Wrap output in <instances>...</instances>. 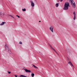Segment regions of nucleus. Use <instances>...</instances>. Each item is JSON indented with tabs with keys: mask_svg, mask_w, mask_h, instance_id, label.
Returning a JSON list of instances; mask_svg holds the SVG:
<instances>
[{
	"mask_svg": "<svg viewBox=\"0 0 77 77\" xmlns=\"http://www.w3.org/2000/svg\"><path fill=\"white\" fill-rule=\"evenodd\" d=\"M69 6V3L68 2H66L64 4V7L63 8L64 10H68V7Z\"/></svg>",
	"mask_w": 77,
	"mask_h": 77,
	"instance_id": "f257e3e1",
	"label": "nucleus"
},
{
	"mask_svg": "<svg viewBox=\"0 0 77 77\" xmlns=\"http://www.w3.org/2000/svg\"><path fill=\"white\" fill-rule=\"evenodd\" d=\"M71 2V5H72L73 8H75L76 7V6L75 5V2L74 1H73V0H70Z\"/></svg>",
	"mask_w": 77,
	"mask_h": 77,
	"instance_id": "f03ea898",
	"label": "nucleus"
},
{
	"mask_svg": "<svg viewBox=\"0 0 77 77\" xmlns=\"http://www.w3.org/2000/svg\"><path fill=\"white\" fill-rule=\"evenodd\" d=\"M6 49L8 50V52L9 53L11 54H12V52H11V50L10 49H9V48L8 47H6H6H5Z\"/></svg>",
	"mask_w": 77,
	"mask_h": 77,
	"instance_id": "7ed1b4c3",
	"label": "nucleus"
},
{
	"mask_svg": "<svg viewBox=\"0 0 77 77\" xmlns=\"http://www.w3.org/2000/svg\"><path fill=\"white\" fill-rule=\"evenodd\" d=\"M53 29L54 28L53 26H51L49 28V29L50 31H51L52 33H54V31H53Z\"/></svg>",
	"mask_w": 77,
	"mask_h": 77,
	"instance_id": "20e7f679",
	"label": "nucleus"
},
{
	"mask_svg": "<svg viewBox=\"0 0 77 77\" xmlns=\"http://www.w3.org/2000/svg\"><path fill=\"white\" fill-rule=\"evenodd\" d=\"M31 3V5L32 7H34V6H35V4L32 1H30Z\"/></svg>",
	"mask_w": 77,
	"mask_h": 77,
	"instance_id": "39448f33",
	"label": "nucleus"
},
{
	"mask_svg": "<svg viewBox=\"0 0 77 77\" xmlns=\"http://www.w3.org/2000/svg\"><path fill=\"white\" fill-rule=\"evenodd\" d=\"M24 70L26 72H29V73H30V72H31V71L30 70H27V69H24Z\"/></svg>",
	"mask_w": 77,
	"mask_h": 77,
	"instance_id": "423d86ee",
	"label": "nucleus"
},
{
	"mask_svg": "<svg viewBox=\"0 0 77 77\" xmlns=\"http://www.w3.org/2000/svg\"><path fill=\"white\" fill-rule=\"evenodd\" d=\"M73 14L74 15V18L73 19L74 20H75V18H76L75 13V12H74Z\"/></svg>",
	"mask_w": 77,
	"mask_h": 77,
	"instance_id": "0eeeda50",
	"label": "nucleus"
},
{
	"mask_svg": "<svg viewBox=\"0 0 77 77\" xmlns=\"http://www.w3.org/2000/svg\"><path fill=\"white\" fill-rule=\"evenodd\" d=\"M49 45L51 47V48H52V49H53V50H54V51L56 52V53H57V52H56V50H55V49H54V48H53L51 47V45H50V44H49Z\"/></svg>",
	"mask_w": 77,
	"mask_h": 77,
	"instance_id": "6e6552de",
	"label": "nucleus"
},
{
	"mask_svg": "<svg viewBox=\"0 0 77 77\" xmlns=\"http://www.w3.org/2000/svg\"><path fill=\"white\" fill-rule=\"evenodd\" d=\"M68 63L69 64H70V65H71V66H73L74 67V66L72 65V63H71V61H69V62H68Z\"/></svg>",
	"mask_w": 77,
	"mask_h": 77,
	"instance_id": "1a4fd4ad",
	"label": "nucleus"
},
{
	"mask_svg": "<svg viewBox=\"0 0 77 77\" xmlns=\"http://www.w3.org/2000/svg\"><path fill=\"white\" fill-rule=\"evenodd\" d=\"M5 23H6V22H3L2 23H1L0 25V26H3V25H4Z\"/></svg>",
	"mask_w": 77,
	"mask_h": 77,
	"instance_id": "9d476101",
	"label": "nucleus"
},
{
	"mask_svg": "<svg viewBox=\"0 0 77 77\" xmlns=\"http://www.w3.org/2000/svg\"><path fill=\"white\" fill-rule=\"evenodd\" d=\"M20 77H27V76H25L24 75H20Z\"/></svg>",
	"mask_w": 77,
	"mask_h": 77,
	"instance_id": "9b49d317",
	"label": "nucleus"
},
{
	"mask_svg": "<svg viewBox=\"0 0 77 77\" xmlns=\"http://www.w3.org/2000/svg\"><path fill=\"white\" fill-rule=\"evenodd\" d=\"M31 75L32 77H34V75H35V74L34 73H32L31 74Z\"/></svg>",
	"mask_w": 77,
	"mask_h": 77,
	"instance_id": "f8f14e48",
	"label": "nucleus"
},
{
	"mask_svg": "<svg viewBox=\"0 0 77 77\" xmlns=\"http://www.w3.org/2000/svg\"><path fill=\"white\" fill-rule=\"evenodd\" d=\"M22 11H23V12H24L25 11H26V9L25 8V9H22Z\"/></svg>",
	"mask_w": 77,
	"mask_h": 77,
	"instance_id": "ddd939ff",
	"label": "nucleus"
},
{
	"mask_svg": "<svg viewBox=\"0 0 77 77\" xmlns=\"http://www.w3.org/2000/svg\"><path fill=\"white\" fill-rule=\"evenodd\" d=\"M56 7H58L59 6V4L58 3H57L56 4Z\"/></svg>",
	"mask_w": 77,
	"mask_h": 77,
	"instance_id": "4468645a",
	"label": "nucleus"
},
{
	"mask_svg": "<svg viewBox=\"0 0 77 77\" xmlns=\"http://www.w3.org/2000/svg\"><path fill=\"white\" fill-rule=\"evenodd\" d=\"M19 44H22V42H21V41L20 42H19Z\"/></svg>",
	"mask_w": 77,
	"mask_h": 77,
	"instance_id": "2eb2a0df",
	"label": "nucleus"
},
{
	"mask_svg": "<svg viewBox=\"0 0 77 77\" xmlns=\"http://www.w3.org/2000/svg\"><path fill=\"white\" fill-rule=\"evenodd\" d=\"M8 74H11V72H9V71H8Z\"/></svg>",
	"mask_w": 77,
	"mask_h": 77,
	"instance_id": "dca6fc26",
	"label": "nucleus"
},
{
	"mask_svg": "<svg viewBox=\"0 0 77 77\" xmlns=\"http://www.w3.org/2000/svg\"><path fill=\"white\" fill-rule=\"evenodd\" d=\"M33 66H34V68H37L38 69V67H37L35 66L34 65H33Z\"/></svg>",
	"mask_w": 77,
	"mask_h": 77,
	"instance_id": "f3484780",
	"label": "nucleus"
},
{
	"mask_svg": "<svg viewBox=\"0 0 77 77\" xmlns=\"http://www.w3.org/2000/svg\"><path fill=\"white\" fill-rule=\"evenodd\" d=\"M16 17H18V18H20V16L18 15H16Z\"/></svg>",
	"mask_w": 77,
	"mask_h": 77,
	"instance_id": "a211bd4d",
	"label": "nucleus"
},
{
	"mask_svg": "<svg viewBox=\"0 0 77 77\" xmlns=\"http://www.w3.org/2000/svg\"><path fill=\"white\" fill-rule=\"evenodd\" d=\"M60 2H62L63 1V0H59Z\"/></svg>",
	"mask_w": 77,
	"mask_h": 77,
	"instance_id": "6ab92c4d",
	"label": "nucleus"
},
{
	"mask_svg": "<svg viewBox=\"0 0 77 77\" xmlns=\"http://www.w3.org/2000/svg\"><path fill=\"white\" fill-rule=\"evenodd\" d=\"M15 77H18L16 75H15Z\"/></svg>",
	"mask_w": 77,
	"mask_h": 77,
	"instance_id": "aec40b11",
	"label": "nucleus"
},
{
	"mask_svg": "<svg viewBox=\"0 0 77 77\" xmlns=\"http://www.w3.org/2000/svg\"><path fill=\"white\" fill-rule=\"evenodd\" d=\"M11 17H12V18H13V17H14L12 16H11Z\"/></svg>",
	"mask_w": 77,
	"mask_h": 77,
	"instance_id": "412c9836",
	"label": "nucleus"
},
{
	"mask_svg": "<svg viewBox=\"0 0 77 77\" xmlns=\"http://www.w3.org/2000/svg\"><path fill=\"white\" fill-rule=\"evenodd\" d=\"M58 2H59V0H58Z\"/></svg>",
	"mask_w": 77,
	"mask_h": 77,
	"instance_id": "4be33fe9",
	"label": "nucleus"
},
{
	"mask_svg": "<svg viewBox=\"0 0 77 77\" xmlns=\"http://www.w3.org/2000/svg\"><path fill=\"white\" fill-rule=\"evenodd\" d=\"M13 18H14V19H15V17H13Z\"/></svg>",
	"mask_w": 77,
	"mask_h": 77,
	"instance_id": "5701e85b",
	"label": "nucleus"
},
{
	"mask_svg": "<svg viewBox=\"0 0 77 77\" xmlns=\"http://www.w3.org/2000/svg\"><path fill=\"white\" fill-rule=\"evenodd\" d=\"M39 23H40V22H41V21H39Z\"/></svg>",
	"mask_w": 77,
	"mask_h": 77,
	"instance_id": "b1692460",
	"label": "nucleus"
},
{
	"mask_svg": "<svg viewBox=\"0 0 77 77\" xmlns=\"http://www.w3.org/2000/svg\"><path fill=\"white\" fill-rule=\"evenodd\" d=\"M57 53V52H56Z\"/></svg>",
	"mask_w": 77,
	"mask_h": 77,
	"instance_id": "393cba45",
	"label": "nucleus"
}]
</instances>
